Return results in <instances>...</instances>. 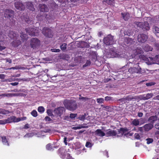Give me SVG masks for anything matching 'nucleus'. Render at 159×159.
<instances>
[{
    "mask_svg": "<svg viewBox=\"0 0 159 159\" xmlns=\"http://www.w3.org/2000/svg\"><path fill=\"white\" fill-rule=\"evenodd\" d=\"M139 120L137 119H135L132 121V124L134 126H137L139 125Z\"/></svg>",
    "mask_w": 159,
    "mask_h": 159,
    "instance_id": "28",
    "label": "nucleus"
},
{
    "mask_svg": "<svg viewBox=\"0 0 159 159\" xmlns=\"http://www.w3.org/2000/svg\"><path fill=\"white\" fill-rule=\"evenodd\" d=\"M117 133L116 130H112L109 129L107 130L106 131V136L107 137L113 136L117 135Z\"/></svg>",
    "mask_w": 159,
    "mask_h": 159,
    "instance_id": "13",
    "label": "nucleus"
},
{
    "mask_svg": "<svg viewBox=\"0 0 159 159\" xmlns=\"http://www.w3.org/2000/svg\"><path fill=\"white\" fill-rule=\"evenodd\" d=\"M70 116H65L64 117L63 119L64 120H66L67 121H69L70 120Z\"/></svg>",
    "mask_w": 159,
    "mask_h": 159,
    "instance_id": "62",
    "label": "nucleus"
},
{
    "mask_svg": "<svg viewBox=\"0 0 159 159\" xmlns=\"http://www.w3.org/2000/svg\"><path fill=\"white\" fill-rule=\"evenodd\" d=\"M153 31L156 33H159V25L153 26Z\"/></svg>",
    "mask_w": 159,
    "mask_h": 159,
    "instance_id": "32",
    "label": "nucleus"
},
{
    "mask_svg": "<svg viewBox=\"0 0 159 159\" xmlns=\"http://www.w3.org/2000/svg\"><path fill=\"white\" fill-rule=\"evenodd\" d=\"M36 30L34 28L29 27L25 29L26 33L32 36L35 35Z\"/></svg>",
    "mask_w": 159,
    "mask_h": 159,
    "instance_id": "12",
    "label": "nucleus"
},
{
    "mask_svg": "<svg viewBox=\"0 0 159 159\" xmlns=\"http://www.w3.org/2000/svg\"><path fill=\"white\" fill-rule=\"evenodd\" d=\"M26 7L30 10L32 11H34L35 8L34 6L33 2H28L26 3Z\"/></svg>",
    "mask_w": 159,
    "mask_h": 159,
    "instance_id": "14",
    "label": "nucleus"
},
{
    "mask_svg": "<svg viewBox=\"0 0 159 159\" xmlns=\"http://www.w3.org/2000/svg\"><path fill=\"white\" fill-rule=\"evenodd\" d=\"M103 42L106 45H110L113 44L114 40H103Z\"/></svg>",
    "mask_w": 159,
    "mask_h": 159,
    "instance_id": "31",
    "label": "nucleus"
},
{
    "mask_svg": "<svg viewBox=\"0 0 159 159\" xmlns=\"http://www.w3.org/2000/svg\"><path fill=\"white\" fill-rule=\"evenodd\" d=\"M133 41V40H124L125 43H124V44H123V45L121 44V45L122 46H123L124 47H126L124 45H125V46H129V45H128V44H129V42H130V41Z\"/></svg>",
    "mask_w": 159,
    "mask_h": 159,
    "instance_id": "46",
    "label": "nucleus"
},
{
    "mask_svg": "<svg viewBox=\"0 0 159 159\" xmlns=\"http://www.w3.org/2000/svg\"><path fill=\"white\" fill-rule=\"evenodd\" d=\"M16 34L12 31H10L8 34V36L11 39L13 40H16L18 39L17 37L18 36Z\"/></svg>",
    "mask_w": 159,
    "mask_h": 159,
    "instance_id": "18",
    "label": "nucleus"
},
{
    "mask_svg": "<svg viewBox=\"0 0 159 159\" xmlns=\"http://www.w3.org/2000/svg\"><path fill=\"white\" fill-rule=\"evenodd\" d=\"M147 141V144H149L152 143L153 142V139L152 138H148L146 139Z\"/></svg>",
    "mask_w": 159,
    "mask_h": 159,
    "instance_id": "47",
    "label": "nucleus"
},
{
    "mask_svg": "<svg viewBox=\"0 0 159 159\" xmlns=\"http://www.w3.org/2000/svg\"><path fill=\"white\" fill-rule=\"evenodd\" d=\"M79 99L80 100H81L84 101V102H85L86 100H88L89 99V98L86 97H81L79 98Z\"/></svg>",
    "mask_w": 159,
    "mask_h": 159,
    "instance_id": "61",
    "label": "nucleus"
},
{
    "mask_svg": "<svg viewBox=\"0 0 159 159\" xmlns=\"http://www.w3.org/2000/svg\"><path fill=\"white\" fill-rule=\"evenodd\" d=\"M66 150L64 148L61 147L57 151V154L62 159H64L66 156Z\"/></svg>",
    "mask_w": 159,
    "mask_h": 159,
    "instance_id": "9",
    "label": "nucleus"
},
{
    "mask_svg": "<svg viewBox=\"0 0 159 159\" xmlns=\"http://www.w3.org/2000/svg\"><path fill=\"white\" fill-rule=\"evenodd\" d=\"M43 16V17L48 19V20H50L51 18V15L49 13L48 14H45Z\"/></svg>",
    "mask_w": 159,
    "mask_h": 159,
    "instance_id": "41",
    "label": "nucleus"
},
{
    "mask_svg": "<svg viewBox=\"0 0 159 159\" xmlns=\"http://www.w3.org/2000/svg\"><path fill=\"white\" fill-rule=\"evenodd\" d=\"M95 134L101 137H103L105 136V134L103 132L101 129H97L95 132Z\"/></svg>",
    "mask_w": 159,
    "mask_h": 159,
    "instance_id": "20",
    "label": "nucleus"
},
{
    "mask_svg": "<svg viewBox=\"0 0 159 159\" xmlns=\"http://www.w3.org/2000/svg\"><path fill=\"white\" fill-rule=\"evenodd\" d=\"M31 114L33 116L36 117L38 116L37 112L35 110H33L31 113Z\"/></svg>",
    "mask_w": 159,
    "mask_h": 159,
    "instance_id": "44",
    "label": "nucleus"
},
{
    "mask_svg": "<svg viewBox=\"0 0 159 159\" xmlns=\"http://www.w3.org/2000/svg\"><path fill=\"white\" fill-rule=\"evenodd\" d=\"M14 11L11 9H6L4 12V17L8 19L12 18L14 17Z\"/></svg>",
    "mask_w": 159,
    "mask_h": 159,
    "instance_id": "5",
    "label": "nucleus"
},
{
    "mask_svg": "<svg viewBox=\"0 0 159 159\" xmlns=\"http://www.w3.org/2000/svg\"><path fill=\"white\" fill-rule=\"evenodd\" d=\"M153 127V125L150 123L146 124L143 127L144 130L146 131H148L152 129Z\"/></svg>",
    "mask_w": 159,
    "mask_h": 159,
    "instance_id": "16",
    "label": "nucleus"
},
{
    "mask_svg": "<svg viewBox=\"0 0 159 159\" xmlns=\"http://www.w3.org/2000/svg\"><path fill=\"white\" fill-rule=\"evenodd\" d=\"M12 93H4L2 94V95L5 96H12L14 95Z\"/></svg>",
    "mask_w": 159,
    "mask_h": 159,
    "instance_id": "60",
    "label": "nucleus"
},
{
    "mask_svg": "<svg viewBox=\"0 0 159 159\" xmlns=\"http://www.w3.org/2000/svg\"><path fill=\"white\" fill-rule=\"evenodd\" d=\"M138 40L141 38V39L140 40H147L148 38V36L147 35L144 34H142L139 35L138 36Z\"/></svg>",
    "mask_w": 159,
    "mask_h": 159,
    "instance_id": "26",
    "label": "nucleus"
},
{
    "mask_svg": "<svg viewBox=\"0 0 159 159\" xmlns=\"http://www.w3.org/2000/svg\"><path fill=\"white\" fill-rule=\"evenodd\" d=\"M81 48H88L89 46V44L84 41H82L81 43Z\"/></svg>",
    "mask_w": 159,
    "mask_h": 159,
    "instance_id": "33",
    "label": "nucleus"
},
{
    "mask_svg": "<svg viewBox=\"0 0 159 159\" xmlns=\"http://www.w3.org/2000/svg\"><path fill=\"white\" fill-rule=\"evenodd\" d=\"M118 133L117 134V137H122L123 134L126 135L129 134V133H126V132H128L129 129L127 128H121L120 129H117Z\"/></svg>",
    "mask_w": 159,
    "mask_h": 159,
    "instance_id": "6",
    "label": "nucleus"
},
{
    "mask_svg": "<svg viewBox=\"0 0 159 159\" xmlns=\"http://www.w3.org/2000/svg\"><path fill=\"white\" fill-rule=\"evenodd\" d=\"M42 32L46 37L50 38L53 36V33L52 30L48 27H44L42 30Z\"/></svg>",
    "mask_w": 159,
    "mask_h": 159,
    "instance_id": "4",
    "label": "nucleus"
},
{
    "mask_svg": "<svg viewBox=\"0 0 159 159\" xmlns=\"http://www.w3.org/2000/svg\"><path fill=\"white\" fill-rule=\"evenodd\" d=\"M51 51L52 52H59L60 51V50L59 49L54 48V49H51Z\"/></svg>",
    "mask_w": 159,
    "mask_h": 159,
    "instance_id": "55",
    "label": "nucleus"
},
{
    "mask_svg": "<svg viewBox=\"0 0 159 159\" xmlns=\"http://www.w3.org/2000/svg\"><path fill=\"white\" fill-rule=\"evenodd\" d=\"M153 96V94L152 93H147L146 96H143V98H142V99L145 100H148L152 98Z\"/></svg>",
    "mask_w": 159,
    "mask_h": 159,
    "instance_id": "25",
    "label": "nucleus"
},
{
    "mask_svg": "<svg viewBox=\"0 0 159 159\" xmlns=\"http://www.w3.org/2000/svg\"><path fill=\"white\" fill-rule=\"evenodd\" d=\"M103 2H106V3L108 4L109 5H112L113 3H114V0H104Z\"/></svg>",
    "mask_w": 159,
    "mask_h": 159,
    "instance_id": "43",
    "label": "nucleus"
},
{
    "mask_svg": "<svg viewBox=\"0 0 159 159\" xmlns=\"http://www.w3.org/2000/svg\"><path fill=\"white\" fill-rule=\"evenodd\" d=\"M77 116V114L74 113H70V118L73 119L76 117Z\"/></svg>",
    "mask_w": 159,
    "mask_h": 159,
    "instance_id": "48",
    "label": "nucleus"
},
{
    "mask_svg": "<svg viewBox=\"0 0 159 159\" xmlns=\"http://www.w3.org/2000/svg\"><path fill=\"white\" fill-rule=\"evenodd\" d=\"M46 148L47 150H50L52 149V147L50 143L48 144L46 146Z\"/></svg>",
    "mask_w": 159,
    "mask_h": 159,
    "instance_id": "49",
    "label": "nucleus"
},
{
    "mask_svg": "<svg viewBox=\"0 0 159 159\" xmlns=\"http://www.w3.org/2000/svg\"><path fill=\"white\" fill-rule=\"evenodd\" d=\"M155 84V83L153 82H150L148 83H147L146 84V85L147 86H149L152 85H154Z\"/></svg>",
    "mask_w": 159,
    "mask_h": 159,
    "instance_id": "63",
    "label": "nucleus"
},
{
    "mask_svg": "<svg viewBox=\"0 0 159 159\" xmlns=\"http://www.w3.org/2000/svg\"><path fill=\"white\" fill-rule=\"evenodd\" d=\"M121 15L125 20H127L128 19L129 17V14H125V13H121Z\"/></svg>",
    "mask_w": 159,
    "mask_h": 159,
    "instance_id": "30",
    "label": "nucleus"
},
{
    "mask_svg": "<svg viewBox=\"0 0 159 159\" xmlns=\"http://www.w3.org/2000/svg\"><path fill=\"white\" fill-rule=\"evenodd\" d=\"M86 116V113H84V115H80L77 118L80 120L84 121L85 120V118Z\"/></svg>",
    "mask_w": 159,
    "mask_h": 159,
    "instance_id": "34",
    "label": "nucleus"
},
{
    "mask_svg": "<svg viewBox=\"0 0 159 159\" xmlns=\"http://www.w3.org/2000/svg\"><path fill=\"white\" fill-rule=\"evenodd\" d=\"M112 97L111 96H106L105 98V100L108 101L112 100Z\"/></svg>",
    "mask_w": 159,
    "mask_h": 159,
    "instance_id": "52",
    "label": "nucleus"
},
{
    "mask_svg": "<svg viewBox=\"0 0 159 159\" xmlns=\"http://www.w3.org/2000/svg\"><path fill=\"white\" fill-rule=\"evenodd\" d=\"M103 98H98L97 99V102L98 103H103Z\"/></svg>",
    "mask_w": 159,
    "mask_h": 159,
    "instance_id": "56",
    "label": "nucleus"
},
{
    "mask_svg": "<svg viewBox=\"0 0 159 159\" xmlns=\"http://www.w3.org/2000/svg\"><path fill=\"white\" fill-rule=\"evenodd\" d=\"M40 12H48L49 9L47 6L45 4H39V6Z\"/></svg>",
    "mask_w": 159,
    "mask_h": 159,
    "instance_id": "11",
    "label": "nucleus"
},
{
    "mask_svg": "<svg viewBox=\"0 0 159 159\" xmlns=\"http://www.w3.org/2000/svg\"><path fill=\"white\" fill-rule=\"evenodd\" d=\"M102 107L103 108H105L106 110L107 111L110 110L111 109V107L109 106H106L102 105Z\"/></svg>",
    "mask_w": 159,
    "mask_h": 159,
    "instance_id": "53",
    "label": "nucleus"
},
{
    "mask_svg": "<svg viewBox=\"0 0 159 159\" xmlns=\"http://www.w3.org/2000/svg\"><path fill=\"white\" fill-rule=\"evenodd\" d=\"M114 36L111 35V34L108 35L107 36L104 38L103 40H113Z\"/></svg>",
    "mask_w": 159,
    "mask_h": 159,
    "instance_id": "38",
    "label": "nucleus"
},
{
    "mask_svg": "<svg viewBox=\"0 0 159 159\" xmlns=\"http://www.w3.org/2000/svg\"><path fill=\"white\" fill-rule=\"evenodd\" d=\"M60 58L61 59L68 61L70 57L68 55L63 54L60 56Z\"/></svg>",
    "mask_w": 159,
    "mask_h": 159,
    "instance_id": "24",
    "label": "nucleus"
},
{
    "mask_svg": "<svg viewBox=\"0 0 159 159\" xmlns=\"http://www.w3.org/2000/svg\"><path fill=\"white\" fill-rule=\"evenodd\" d=\"M143 49L145 51L148 52L149 51H152L153 48L149 45H146L144 47Z\"/></svg>",
    "mask_w": 159,
    "mask_h": 159,
    "instance_id": "27",
    "label": "nucleus"
},
{
    "mask_svg": "<svg viewBox=\"0 0 159 159\" xmlns=\"http://www.w3.org/2000/svg\"><path fill=\"white\" fill-rule=\"evenodd\" d=\"M136 97H133V96L129 95L127 96L126 97L120 99V100L121 101H131L133 99H136Z\"/></svg>",
    "mask_w": 159,
    "mask_h": 159,
    "instance_id": "17",
    "label": "nucleus"
},
{
    "mask_svg": "<svg viewBox=\"0 0 159 159\" xmlns=\"http://www.w3.org/2000/svg\"><path fill=\"white\" fill-rule=\"evenodd\" d=\"M91 62L89 60H87L86 63L83 66V68H84L90 65Z\"/></svg>",
    "mask_w": 159,
    "mask_h": 159,
    "instance_id": "45",
    "label": "nucleus"
},
{
    "mask_svg": "<svg viewBox=\"0 0 159 159\" xmlns=\"http://www.w3.org/2000/svg\"><path fill=\"white\" fill-rule=\"evenodd\" d=\"M65 112V109L64 107H59L54 109L53 111L54 117H61L64 112Z\"/></svg>",
    "mask_w": 159,
    "mask_h": 159,
    "instance_id": "3",
    "label": "nucleus"
},
{
    "mask_svg": "<svg viewBox=\"0 0 159 159\" xmlns=\"http://www.w3.org/2000/svg\"><path fill=\"white\" fill-rule=\"evenodd\" d=\"M21 120L20 118H17L14 116H11L8 117L7 119L4 120H0V124H5L7 123H9L12 122H17Z\"/></svg>",
    "mask_w": 159,
    "mask_h": 159,
    "instance_id": "2",
    "label": "nucleus"
},
{
    "mask_svg": "<svg viewBox=\"0 0 159 159\" xmlns=\"http://www.w3.org/2000/svg\"><path fill=\"white\" fill-rule=\"evenodd\" d=\"M14 4L15 8L20 11H24L25 9V5L21 1H16Z\"/></svg>",
    "mask_w": 159,
    "mask_h": 159,
    "instance_id": "7",
    "label": "nucleus"
},
{
    "mask_svg": "<svg viewBox=\"0 0 159 159\" xmlns=\"http://www.w3.org/2000/svg\"><path fill=\"white\" fill-rule=\"evenodd\" d=\"M83 128V127L82 126H77L73 127L72 128V129H74V130H76V129H81V128Z\"/></svg>",
    "mask_w": 159,
    "mask_h": 159,
    "instance_id": "58",
    "label": "nucleus"
},
{
    "mask_svg": "<svg viewBox=\"0 0 159 159\" xmlns=\"http://www.w3.org/2000/svg\"><path fill=\"white\" fill-rule=\"evenodd\" d=\"M141 28L144 31L148 30L150 29V27L148 22L145 21L143 22V27Z\"/></svg>",
    "mask_w": 159,
    "mask_h": 159,
    "instance_id": "21",
    "label": "nucleus"
},
{
    "mask_svg": "<svg viewBox=\"0 0 159 159\" xmlns=\"http://www.w3.org/2000/svg\"><path fill=\"white\" fill-rule=\"evenodd\" d=\"M65 107L71 111L75 110L77 108V104L75 101L71 100H66L63 102Z\"/></svg>",
    "mask_w": 159,
    "mask_h": 159,
    "instance_id": "1",
    "label": "nucleus"
},
{
    "mask_svg": "<svg viewBox=\"0 0 159 159\" xmlns=\"http://www.w3.org/2000/svg\"><path fill=\"white\" fill-rule=\"evenodd\" d=\"M3 40H0V51H2L5 49L6 47L5 46H1V43L3 42Z\"/></svg>",
    "mask_w": 159,
    "mask_h": 159,
    "instance_id": "50",
    "label": "nucleus"
},
{
    "mask_svg": "<svg viewBox=\"0 0 159 159\" xmlns=\"http://www.w3.org/2000/svg\"><path fill=\"white\" fill-rule=\"evenodd\" d=\"M47 4L52 9L54 8L56 6V3L52 0H49L47 2Z\"/></svg>",
    "mask_w": 159,
    "mask_h": 159,
    "instance_id": "19",
    "label": "nucleus"
},
{
    "mask_svg": "<svg viewBox=\"0 0 159 159\" xmlns=\"http://www.w3.org/2000/svg\"><path fill=\"white\" fill-rule=\"evenodd\" d=\"M60 47L61 50H64L66 48L67 44L66 43H63L60 46Z\"/></svg>",
    "mask_w": 159,
    "mask_h": 159,
    "instance_id": "42",
    "label": "nucleus"
},
{
    "mask_svg": "<svg viewBox=\"0 0 159 159\" xmlns=\"http://www.w3.org/2000/svg\"><path fill=\"white\" fill-rule=\"evenodd\" d=\"M21 35L20 37L21 38L22 40H27L28 38V35L25 34H24L23 32L20 33Z\"/></svg>",
    "mask_w": 159,
    "mask_h": 159,
    "instance_id": "36",
    "label": "nucleus"
},
{
    "mask_svg": "<svg viewBox=\"0 0 159 159\" xmlns=\"http://www.w3.org/2000/svg\"><path fill=\"white\" fill-rule=\"evenodd\" d=\"M40 44V40H31L30 46L33 49L39 47Z\"/></svg>",
    "mask_w": 159,
    "mask_h": 159,
    "instance_id": "10",
    "label": "nucleus"
},
{
    "mask_svg": "<svg viewBox=\"0 0 159 159\" xmlns=\"http://www.w3.org/2000/svg\"><path fill=\"white\" fill-rule=\"evenodd\" d=\"M22 20L28 24H31L32 21V18L30 17L27 15H25L23 16Z\"/></svg>",
    "mask_w": 159,
    "mask_h": 159,
    "instance_id": "15",
    "label": "nucleus"
},
{
    "mask_svg": "<svg viewBox=\"0 0 159 159\" xmlns=\"http://www.w3.org/2000/svg\"><path fill=\"white\" fill-rule=\"evenodd\" d=\"M134 138L137 139H140V136L138 133H136L134 134Z\"/></svg>",
    "mask_w": 159,
    "mask_h": 159,
    "instance_id": "57",
    "label": "nucleus"
},
{
    "mask_svg": "<svg viewBox=\"0 0 159 159\" xmlns=\"http://www.w3.org/2000/svg\"><path fill=\"white\" fill-rule=\"evenodd\" d=\"M19 40H13L11 43L12 45L14 47H17L19 45L20 43H17V41Z\"/></svg>",
    "mask_w": 159,
    "mask_h": 159,
    "instance_id": "39",
    "label": "nucleus"
},
{
    "mask_svg": "<svg viewBox=\"0 0 159 159\" xmlns=\"http://www.w3.org/2000/svg\"><path fill=\"white\" fill-rule=\"evenodd\" d=\"M128 72L130 74L140 73L141 72V69L139 66L137 67H131L128 69Z\"/></svg>",
    "mask_w": 159,
    "mask_h": 159,
    "instance_id": "8",
    "label": "nucleus"
},
{
    "mask_svg": "<svg viewBox=\"0 0 159 159\" xmlns=\"http://www.w3.org/2000/svg\"><path fill=\"white\" fill-rule=\"evenodd\" d=\"M92 146V145L91 143L89 142H87L86 143L85 146L86 147L91 148Z\"/></svg>",
    "mask_w": 159,
    "mask_h": 159,
    "instance_id": "51",
    "label": "nucleus"
},
{
    "mask_svg": "<svg viewBox=\"0 0 159 159\" xmlns=\"http://www.w3.org/2000/svg\"><path fill=\"white\" fill-rule=\"evenodd\" d=\"M48 116H51L52 117H54V113L52 111V110L51 109H48L47 110L46 112Z\"/></svg>",
    "mask_w": 159,
    "mask_h": 159,
    "instance_id": "29",
    "label": "nucleus"
},
{
    "mask_svg": "<svg viewBox=\"0 0 159 159\" xmlns=\"http://www.w3.org/2000/svg\"><path fill=\"white\" fill-rule=\"evenodd\" d=\"M134 24L136 25L137 27H139L140 28H141L143 27V22H140L138 21H135L134 22Z\"/></svg>",
    "mask_w": 159,
    "mask_h": 159,
    "instance_id": "35",
    "label": "nucleus"
},
{
    "mask_svg": "<svg viewBox=\"0 0 159 159\" xmlns=\"http://www.w3.org/2000/svg\"><path fill=\"white\" fill-rule=\"evenodd\" d=\"M44 120L46 121H52V119L48 116H46L44 118Z\"/></svg>",
    "mask_w": 159,
    "mask_h": 159,
    "instance_id": "54",
    "label": "nucleus"
},
{
    "mask_svg": "<svg viewBox=\"0 0 159 159\" xmlns=\"http://www.w3.org/2000/svg\"><path fill=\"white\" fill-rule=\"evenodd\" d=\"M0 137L2 139V142L3 144L9 146V143L8 139L6 138V136H0Z\"/></svg>",
    "mask_w": 159,
    "mask_h": 159,
    "instance_id": "23",
    "label": "nucleus"
},
{
    "mask_svg": "<svg viewBox=\"0 0 159 159\" xmlns=\"http://www.w3.org/2000/svg\"><path fill=\"white\" fill-rule=\"evenodd\" d=\"M38 111L41 113H43L45 111V109L43 106H40L38 107Z\"/></svg>",
    "mask_w": 159,
    "mask_h": 159,
    "instance_id": "40",
    "label": "nucleus"
},
{
    "mask_svg": "<svg viewBox=\"0 0 159 159\" xmlns=\"http://www.w3.org/2000/svg\"><path fill=\"white\" fill-rule=\"evenodd\" d=\"M155 134L158 139L159 138V131L157 130L156 131Z\"/></svg>",
    "mask_w": 159,
    "mask_h": 159,
    "instance_id": "64",
    "label": "nucleus"
},
{
    "mask_svg": "<svg viewBox=\"0 0 159 159\" xmlns=\"http://www.w3.org/2000/svg\"><path fill=\"white\" fill-rule=\"evenodd\" d=\"M66 159H74V158L70 156V154L69 153H67Z\"/></svg>",
    "mask_w": 159,
    "mask_h": 159,
    "instance_id": "59",
    "label": "nucleus"
},
{
    "mask_svg": "<svg viewBox=\"0 0 159 159\" xmlns=\"http://www.w3.org/2000/svg\"><path fill=\"white\" fill-rule=\"evenodd\" d=\"M157 118L156 116H153L150 117L148 120L150 122V124H152L153 125V123L156 121H157Z\"/></svg>",
    "mask_w": 159,
    "mask_h": 159,
    "instance_id": "22",
    "label": "nucleus"
},
{
    "mask_svg": "<svg viewBox=\"0 0 159 159\" xmlns=\"http://www.w3.org/2000/svg\"><path fill=\"white\" fill-rule=\"evenodd\" d=\"M139 58L142 60L145 61H147L148 60V58L145 56L141 54L139 56Z\"/></svg>",
    "mask_w": 159,
    "mask_h": 159,
    "instance_id": "37",
    "label": "nucleus"
}]
</instances>
